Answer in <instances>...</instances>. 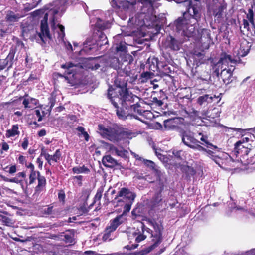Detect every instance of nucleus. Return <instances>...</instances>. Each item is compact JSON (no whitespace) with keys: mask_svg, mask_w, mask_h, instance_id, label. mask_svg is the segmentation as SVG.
Instances as JSON below:
<instances>
[{"mask_svg":"<svg viewBox=\"0 0 255 255\" xmlns=\"http://www.w3.org/2000/svg\"><path fill=\"white\" fill-rule=\"evenodd\" d=\"M76 130L79 132V136H83L86 141H88L89 136L87 132L85 131V128L83 127L79 126L76 128Z\"/></svg>","mask_w":255,"mask_h":255,"instance_id":"obj_38","label":"nucleus"},{"mask_svg":"<svg viewBox=\"0 0 255 255\" xmlns=\"http://www.w3.org/2000/svg\"><path fill=\"white\" fill-rule=\"evenodd\" d=\"M115 84L116 88L114 89L110 87L108 89H112L113 90V95L115 96L114 98L118 100L119 101L122 100L129 101L132 98V95L129 94L127 88V83L125 80L121 77H118L115 81Z\"/></svg>","mask_w":255,"mask_h":255,"instance_id":"obj_6","label":"nucleus"},{"mask_svg":"<svg viewBox=\"0 0 255 255\" xmlns=\"http://www.w3.org/2000/svg\"><path fill=\"white\" fill-rule=\"evenodd\" d=\"M137 228V231L133 233V235L136 236L135 241L137 243L144 240L146 238L147 235L145 234V233L150 234H151L150 232H152L151 230L146 227L142 222L139 223Z\"/></svg>","mask_w":255,"mask_h":255,"instance_id":"obj_12","label":"nucleus"},{"mask_svg":"<svg viewBox=\"0 0 255 255\" xmlns=\"http://www.w3.org/2000/svg\"><path fill=\"white\" fill-rule=\"evenodd\" d=\"M125 220L126 218L124 217L123 215H120L111 221L110 226L106 229V233L104 235V239H107L109 238L110 232L115 231L117 227Z\"/></svg>","mask_w":255,"mask_h":255,"instance_id":"obj_13","label":"nucleus"},{"mask_svg":"<svg viewBox=\"0 0 255 255\" xmlns=\"http://www.w3.org/2000/svg\"><path fill=\"white\" fill-rule=\"evenodd\" d=\"M236 60L232 58V57L230 55L226 53H222L221 55L220 60L215 65V70L214 73L217 77H219L220 74V69H223L224 67L227 68L229 63L231 64H234L236 63Z\"/></svg>","mask_w":255,"mask_h":255,"instance_id":"obj_10","label":"nucleus"},{"mask_svg":"<svg viewBox=\"0 0 255 255\" xmlns=\"http://www.w3.org/2000/svg\"><path fill=\"white\" fill-rule=\"evenodd\" d=\"M164 126L166 129L170 130L173 129L176 127L175 119H169L164 121Z\"/></svg>","mask_w":255,"mask_h":255,"instance_id":"obj_30","label":"nucleus"},{"mask_svg":"<svg viewBox=\"0 0 255 255\" xmlns=\"http://www.w3.org/2000/svg\"><path fill=\"white\" fill-rule=\"evenodd\" d=\"M97 58L86 59L82 61V63H73L67 62L61 65V68L66 69L65 74L72 76L79 71L80 69H91L95 70L99 69L100 65L97 62Z\"/></svg>","mask_w":255,"mask_h":255,"instance_id":"obj_4","label":"nucleus"},{"mask_svg":"<svg viewBox=\"0 0 255 255\" xmlns=\"http://www.w3.org/2000/svg\"><path fill=\"white\" fill-rule=\"evenodd\" d=\"M164 184L163 183L159 181L157 186V191L152 198V202L154 206H156L159 204L162 200L161 192L163 190Z\"/></svg>","mask_w":255,"mask_h":255,"instance_id":"obj_22","label":"nucleus"},{"mask_svg":"<svg viewBox=\"0 0 255 255\" xmlns=\"http://www.w3.org/2000/svg\"><path fill=\"white\" fill-rule=\"evenodd\" d=\"M102 163L105 166L110 168H113L117 164V161L110 155L104 156Z\"/></svg>","mask_w":255,"mask_h":255,"instance_id":"obj_24","label":"nucleus"},{"mask_svg":"<svg viewBox=\"0 0 255 255\" xmlns=\"http://www.w3.org/2000/svg\"><path fill=\"white\" fill-rule=\"evenodd\" d=\"M132 133L128 131H121V140L125 138H131Z\"/></svg>","mask_w":255,"mask_h":255,"instance_id":"obj_40","label":"nucleus"},{"mask_svg":"<svg viewBox=\"0 0 255 255\" xmlns=\"http://www.w3.org/2000/svg\"><path fill=\"white\" fill-rule=\"evenodd\" d=\"M227 7L226 4L224 2L219 3L217 4L213 9V15L215 17V20L220 22L222 19L223 18L224 10L226 9Z\"/></svg>","mask_w":255,"mask_h":255,"instance_id":"obj_16","label":"nucleus"},{"mask_svg":"<svg viewBox=\"0 0 255 255\" xmlns=\"http://www.w3.org/2000/svg\"><path fill=\"white\" fill-rule=\"evenodd\" d=\"M16 171V167L15 165L11 166L9 170V173L10 174H13Z\"/></svg>","mask_w":255,"mask_h":255,"instance_id":"obj_57","label":"nucleus"},{"mask_svg":"<svg viewBox=\"0 0 255 255\" xmlns=\"http://www.w3.org/2000/svg\"><path fill=\"white\" fill-rule=\"evenodd\" d=\"M246 255H255V249L247 252Z\"/></svg>","mask_w":255,"mask_h":255,"instance_id":"obj_64","label":"nucleus"},{"mask_svg":"<svg viewBox=\"0 0 255 255\" xmlns=\"http://www.w3.org/2000/svg\"><path fill=\"white\" fill-rule=\"evenodd\" d=\"M200 135H202V137L200 138L201 141L203 142L204 143H201L202 144L204 145L205 146H206L208 148L211 149H216L217 148V147L216 146H214L212 145L211 143L208 142V138L207 136H204L201 133H199V134Z\"/></svg>","mask_w":255,"mask_h":255,"instance_id":"obj_34","label":"nucleus"},{"mask_svg":"<svg viewBox=\"0 0 255 255\" xmlns=\"http://www.w3.org/2000/svg\"><path fill=\"white\" fill-rule=\"evenodd\" d=\"M119 3L126 2L128 5H131L137 11V14L141 15V20L144 18V15L152 9L153 1L152 0H118Z\"/></svg>","mask_w":255,"mask_h":255,"instance_id":"obj_5","label":"nucleus"},{"mask_svg":"<svg viewBox=\"0 0 255 255\" xmlns=\"http://www.w3.org/2000/svg\"><path fill=\"white\" fill-rule=\"evenodd\" d=\"M37 179L38 183L35 188V191L36 192H40L46 185V179L44 176L40 175L39 171H37Z\"/></svg>","mask_w":255,"mask_h":255,"instance_id":"obj_26","label":"nucleus"},{"mask_svg":"<svg viewBox=\"0 0 255 255\" xmlns=\"http://www.w3.org/2000/svg\"><path fill=\"white\" fill-rule=\"evenodd\" d=\"M46 132L45 129H41L38 132V135L40 137L44 136L46 135Z\"/></svg>","mask_w":255,"mask_h":255,"instance_id":"obj_61","label":"nucleus"},{"mask_svg":"<svg viewBox=\"0 0 255 255\" xmlns=\"http://www.w3.org/2000/svg\"><path fill=\"white\" fill-rule=\"evenodd\" d=\"M0 221H1L4 225L8 226H10L14 223L11 219L1 214H0Z\"/></svg>","mask_w":255,"mask_h":255,"instance_id":"obj_36","label":"nucleus"},{"mask_svg":"<svg viewBox=\"0 0 255 255\" xmlns=\"http://www.w3.org/2000/svg\"><path fill=\"white\" fill-rule=\"evenodd\" d=\"M25 166L27 168L30 169V172L35 171L34 170V166L32 163H30L28 165L25 164Z\"/></svg>","mask_w":255,"mask_h":255,"instance_id":"obj_58","label":"nucleus"},{"mask_svg":"<svg viewBox=\"0 0 255 255\" xmlns=\"http://www.w3.org/2000/svg\"><path fill=\"white\" fill-rule=\"evenodd\" d=\"M65 197V195L63 191H61L58 193V198L60 201H64Z\"/></svg>","mask_w":255,"mask_h":255,"instance_id":"obj_52","label":"nucleus"},{"mask_svg":"<svg viewBox=\"0 0 255 255\" xmlns=\"http://www.w3.org/2000/svg\"><path fill=\"white\" fill-rule=\"evenodd\" d=\"M68 1L69 0H58L45 6L46 12L41 21V32L38 34L43 42L45 43L47 39H52L47 25L48 18L52 29L57 30L59 37L61 39H63L65 36V28L58 23V16H60V13L65 10Z\"/></svg>","mask_w":255,"mask_h":255,"instance_id":"obj_2","label":"nucleus"},{"mask_svg":"<svg viewBox=\"0 0 255 255\" xmlns=\"http://www.w3.org/2000/svg\"><path fill=\"white\" fill-rule=\"evenodd\" d=\"M16 176L19 178L20 177L21 178H25L26 174L24 172H19L17 174Z\"/></svg>","mask_w":255,"mask_h":255,"instance_id":"obj_63","label":"nucleus"},{"mask_svg":"<svg viewBox=\"0 0 255 255\" xmlns=\"http://www.w3.org/2000/svg\"><path fill=\"white\" fill-rule=\"evenodd\" d=\"M41 156H44L45 159L47 161L48 163L51 165V161L52 160V155L47 154L43 151H42Z\"/></svg>","mask_w":255,"mask_h":255,"instance_id":"obj_45","label":"nucleus"},{"mask_svg":"<svg viewBox=\"0 0 255 255\" xmlns=\"http://www.w3.org/2000/svg\"><path fill=\"white\" fill-rule=\"evenodd\" d=\"M33 2L31 4V6L29 8L30 9L33 8L34 7H36L40 2L42 0H33Z\"/></svg>","mask_w":255,"mask_h":255,"instance_id":"obj_55","label":"nucleus"},{"mask_svg":"<svg viewBox=\"0 0 255 255\" xmlns=\"http://www.w3.org/2000/svg\"><path fill=\"white\" fill-rule=\"evenodd\" d=\"M86 255H128V254L121 252H117L112 254H99L92 251H86L84 252Z\"/></svg>","mask_w":255,"mask_h":255,"instance_id":"obj_35","label":"nucleus"},{"mask_svg":"<svg viewBox=\"0 0 255 255\" xmlns=\"http://www.w3.org/2000/svg\"><path fill=\"white\" fill-rule=\"evenodd\" d=\"M247 137H244L242 139L243 143H245V142H248L249 141L250 138H251L252 136L251 134H248Z\"/></svg>","mask_w":255,"mask_h":255,"instance_id":"obj_59","label":"nucleus"},{"mask_svg":"<svg viewBox=\"0 0 255 255\" xmlns=\"http://www.w3.org/2000/svg\"><path fill=\"white\" fill-rule=\"evenodd\" d=\"M133 202V201H128L127 203L125 205L123 213L121 214V215H123L124 217H125L127 216L128 213L129 212Z\"/></svg>","mask_w":255,"mask_h":255,"instance_id":"obj_39","label":"nucleus"},{"mask_svg":"<svg viewBox=\"0 0 255 255\" xmlns=\"http://www.w3.org/2000/svg\"><path fill=\"white\" fill-rule=\"evenodd\" d=\"M74 232L73 231H69L68 233L64 235V240L67 243L72 244L74 242Z\"/></svg>","mask_w":255,"mask_h":255,"instance_id":"obj_37","label":"nucleus"},{"mask_svg":"<svg viewBox=\"0 0 255 255\" xmlns=\"http://www.w3.org/2000/svg\"><path fill=\"white\" fill-rule=\"evenodd\" d=\"M1 177L4 179V181H9L10 182H14L18 183L22 181L21 179H19L17 176L9 180L7 179V178L3 176H1Z\"/></svg>","mask_w":255,"mask_h":255,"instance_id":"obj_48","label":"nucleus"},{"mask_svg":"<svg viewBox=\"0 0 255 255\" xmlns=\"http://www.w3.org/2000/svg\"><path fill=\"white\" fill-rule=\"evenodd\" d=\"M220 71L219 76L220 75L224 83L226 84L230 83L232 81L231 79L232 76V70L224 67L223 69H220Z\"/></svg>","mask_w":255,"mask_h":255,"instance_id":"obj_19","label":"nucleus"},{"mask_svg":"<svg viewBox=\"0 0 255 255\" xmlns=\"http://www.w3.org/2000/svg\"><path fill=\"white\" fill-rule=\"evenodd\" d=\"M103 190L102 189H98L95 196V199L97 200H100L102 196Z\"/></svg>","mask_w":255,"mask_h":255,"instance_id":"obj_50","label":"nucleus"},{"mask_svg":"<svg viewBox=\"0 0 255 255\" xmlns=\"http://www.w3.org/2000/svg\"><path fill=\"white\" fill-rule=\"evenodd\" d=\"M53 206H48L47 208H46L43 209V213L46 215L50 216L52 217L53 214Z\"/></svg>","mask_w":255,"mask_h":255,"instance_id":"obj_43","label":"nucleus"},{"mask_svg":"<svg viewBox=\"0 0 255 255\" xmlns=\"http://www.w3.org/2000/svg\"><path fill=\"white\" fill-rule=\"evenodd\" d=\"M99 130L102 136L113 142L121 140V130L114 128H106L102 125H99Z\"/></svg>","mask_w":255,"mask_h":255,"instance_id":"obj_8","label":"nucleus"},{"mask_svg":"<svg viewBox=\"0 0 255 255\" xmlns=\"http://www.w3.org/2000/svg\"><path fill=\"white\" fill-rule=\"evenodd\" d=\"M246 211H248L251 215L255 217V203L252 205L251 209H246Z\"/></svg>","mask_w":255,"mask_h":255,"instance_id":"obj_49","label":"nucleus"},{"mask_svg":"<svg viewBox=\"0 0 255 255\" xmlns=\"http://www.w3.org/2000/svg\"><path fill=\"white\" fill-rule=\"evenodd\" d=\"M135 98H137V97L132 95V98L129 101L122 100L121 101V104L123 107L127 109H130L131 111H133L135 113H138L140 115H142L143 113H145L146 111L141 109L140 106L139 104H133Z\"/></svg>","mask_w":255,"mask_h":255,"instance_id":"obj_11","label":"nucleus"},{"mask_svg":"<svg viewBox=\"0 0 255 255\" xmlns=\"http://www.w3.org/2000/svg\"><path fill=\"white\" fill-rule=\"evenodd\" d=\"M111 24L108 21H103L101 19H97L96 22V26L99 29V31H102L110 27Z\"/></svg>","mask_w":255,"mask_h":255,"instance_id":"obj_29","label":"nucleus"},{"mask_svg":"<svg viewBox=\"0 0 255 255\" xmlns=\"http://www.w3.org/2000/svg\"><path fill=\"white\" fill-rule=\"evenodd\" d=\"M28 145V140L27 138H24V141L22 143V147L24 149H26L27 148Z\"/></svg>","mask_w":255,"mask_h":255,"instance_id":"obj_54","label":"nucleus"},{"mask_svg":"<svg viewBox=\"0 0 255 255\" xmlns=\"http://www.w3.org/2000/svg\"><path fill=\"white\" fill-rule=\"evenodd\" d=\"M36 115L38 117V121L40 122L42 120L43 117L45 116V113L42 111V115L41 114L40 111L38 109L35 111Z\"/></svg>","mask_w":255,"mask_h":255,"instance_id":"obj_47","label":"nucleus"},{"mask_svg":"<svg viewBox=\"0 0 255 255\" xmlns=\"http://www.w3.org/2000/svg\"><path fill=\"white\" fill-rule=\"evenodd\" d=\"M218 97H216L215 95H204L203 96H201L198 97L197 99L198 103L200 105H203V104L207 103H211L214 99H217Z\"/></svg>","mask_w":255,"mask_h":255,"instance_id":"obj_25","label":"nucleus"},{"mask_svg":"<svg viewBox=\"0 0 255 255\" xmlns=\"http://www.w3.org/2000/svg\"><path fill=\"white\" fill-rule=\"evenodd\" d=\"M19 18L20 17L18 14H16L11 11L9 12L6 16V21L9 23L16 22Z\"/></svg>","mask_w":255,"mask_h":255,"instance_id":"obj_31","label":"nucleus"},{"mask_svg":"<svg viewBox=\"0 0 255 255\" xmlns=\"http://www.w3.org/2000/svg\"><path fill=\"white\" fill-rule=\"evenodd\" d=\"M2 149L4 151H7L9 149V146L6 142L2 143Z\"/></svg>","mask_w":255,"mask_h":255,"instance_id":"obj_60","label":"nucleus"},{"mask_svg":"<svg viewBox=\"0 0 255 255\" xmlns=\"http://www.w3.org/2000/svg\"><path fill=\"white\" fill-rule=\"evenodd\" d=\"M243 28L247 29L248 31L249 30V24L247 20L243 19Z\"/></svg>","mask_w":255,"mask_h":255,"instance_id":"obj_53","label":"nucleus"},{"mask_svg":"<svg viewBox=\"0 0 255 255\" xmlns=\"http://www.w3.org/2000/svg\"><path fill=\"white\" fill-rule=\"evenodd\" d=\"M148 222L153 226L154 230L153 233H151L153 244L150 246V250H152L161 242L162 240V231L163 228L161 223H157L154 220H149Z\"/></svg>","mask_w":255,"mask_h":255,"instance_id":"obj_9","label":"nucleus"},{"mask_svg":"<svg viewBox=\"0 0 255 255\" xmlns=\"http://www.w3.org/2000/svg\"><path fill=\"white\" fill-rule=\"evenodd\" d=\"M14 57L13 52H10L5 59H0V71L4 69L7 65H9L8 68L11 67Z\"/></svg>","mask_w":255,"mask_h":255,"instance_id":"obj_21","label":"nucleus"},{"mask_svg":"<svg viewBox=\"0 0 255 255\" xmlns=\"http://www.w3.org/2000/svg\"><path fill=\"white\" fill-rule=\"evenodd\" d=\"M18 161L20 164H26L25 157L22 155H20L19 156Z\"/></svg>","mask_w":255,"mask_h":255,"instance_id":"obj_56","label":"nucleus"},{"mask_svg":"<svg viewBox=\"0 0 255 255\" xmlns=\"http://www.w3.org/2000/svg\"><path fill=\"white\" fill-rule=\"evenodd\" d=\"M108 64L116 70L122 68V64L120 62L119 59L116 57L110 58L108 60Z\"/></svg>","mask_w":255,"mask_h":255,"instance_id":"obj_27","label":"nucleus"},{"mask_svg":"<svg viewBox=\"0 0 255 255\" xmlns=\"http://www.w3.org/2000/svg\"><path fill=\"white\" fill-rule=\"evenodd\" d=\"M96 42H98V41H97V39H96L94 33H93L92 36L88 37L83 43V48L82 51L89 52L92 50H97L98 47Z\"/></svg>","mask_w":255,"mask_h":255,"instance_id":"obj_14","label":"nucleus"},{"mask_svg":"<svg viewBox=\"0 0 255 255\" xmlns=\"http://www.w3.org/2000/svg\"><path fill=\"white\" fill-rule=\"evenodd\" d=\"M94 33L96 39H97V41H98V42H96L98 48L107 44V37L101 31L98 30L97 32Z\"/></svg>","mask_w":255,"mask_h":255,"instance_id":"obj_23","label":"nucleus"},{"mask_svg":"<svg viewBox=\"0 0 255 255\" xmlns=\"http://www.w3.org/2000/svg\"><path fill=\"white\" fill-rule=\"evenodd\" d=\"M19 134L18 126L17 125H13L11 129L7 131L6 136L7 137H13Z\"/></svg>","mask_w":255,"mask_h":255,"instance_id":"obj_32","label":"nucleus"},{"mask_svg":"<svg viewBox=\"0 0 255 255\" xmlns=\"http://www.w3.org/2000/svg\"><path fill=\"white\" fill-rule=\"evenodd\" d=\"M248 21H249L253 26H254V13L252 9H249L248 13L247 15Z\"/></svg>","mask_w":255,"mask_h":255,"instance_id":"obj_41","label":"nucleus"},{"mask_svg":"<svg viewBox=\"0 0 255 255\" xmlns=\"http://www.w3.org/2000/svg\"><path fill=\"white\" fill-rule=\"evenodd\" d=\"M37 178V171L30 172L29 175V184H33Z\"/></svg>","mask_w":255,"mask_h":255,"instance_id":"obj_42","label":"nucleus"},{"mask_svg":"<svg viewBox=\"0 0 255 255\" xmlns=\"http://www.w3.org/2000/svg\"><path fill=\"white\" fill-rule=\"evenodd\" d=\"M72 170L73 172L75 174H80V173H88L90 172V170L85 166H82L81 167L77 166L74 167L73 168Z\"/></svg>","mask_w":255,"mask_h":255,"instance_id":"obj_33","label":"nucleus"},{"mask_svg":"<svg viewBox=\"0 0 255 255\" xmlns=\"http://www.w3.org/2000/svg\"><path fill=\"white\" fill-rule=\"evenodd\" d=\"M38 100L35 98L28 97L25 98L23 101V104L26 108H33L37 105Z\"/></svg>","mask_w":255,"mask_h":255,"instance_id":"obj_28","label":"nucleus"},{"mask_svg":"<svg viewBox=\"0 0 255 255\" xmlns=\"http://www.w3.org/2000/svg\"><path fill=\"white\" fill-rule=\"evenodd\" d=\"M135 197V193L130 191L128 188L124 187L122 188L119 191L115 199H116L118 197H123V199L126 200L127 202L134 201Z\"/></svg>","mask_w":255,"mask_h":255,"instance_id":"obj_15","label":"nucleus"},{"mask_svg":"<svg viewBox=\"0 0 255 255\" xmlns=\"http://www.w3.org/2000/svg\"><path fill=\"white\" fill-rule=\"evenodd\" d=\"M145 163L149 167L153 169H155V163L150 160H146L145 162Z\"/></svg>","mask_w":255,"mask_h":255,"instance_id":"obj_51","label":"nucleus"},{"mask_svg":"<svg viewBox=\"0 0 255 255\" xmlns=\"http://www.w3.org/2000/svg\"><path fill=\"white\" fill-rule=\"evenodd\" d=\"M116 49L117 52H122L124 53V55L125 58L124 62H128V64H131L132 62L133 61V57L129 54L126 53L127 46L125 42H121L119 44H117Z\"/></svg>","mask_w":255,"mask_h":255,"instance_id":"obj_17","label":"nucleus"},{"mask_svg":"<svg viewBox=\"0 0 255 255\" xmlns=\"http://www.w3.org/2000/svg\"><path fill=\"white\" fill-rule=\"evenodd\" d=\"M241 141H239L235 144V151L238 154H241L243 156H246L248 154L250 149L243 145Z\"/></svg>","mask_w":255,"mask_h":255,"instance_id":"obj_20","label":"nucleus"},{"mask_svg":"<svg viewBox=\"0 0 255 255\" xmlns=\"http://www.w3.org/2000/svg\"><path fill=\"white\" fill-rule=\"evenodd\" d=\"M201 0H184L177 1L183 3L187 7V11L182 17L174 21V29L182 35L187 37H193L196 34V24L200 20L201 16Z\"/></svg>","mask_w":255,"mask_h":255,"instance_id":"obj_1","label":"nucleus"},{"mask_svg":"<svg viewBox=\"0 0 255 255\" xmlns=\"http://www.w3.org/2000/svg\"><path fill=\"white\" fill-rule=\"evenodd\" d=\"M247 163L250 164H255V155L247 161Z\"/></svg>","mask_w":255,"mask_h":255,"instance_id":"obj_62","label":"nucleus"},{"mask_svg":"<svg viewBox=\"0 0 255 255\" xmlns=\"http://www.w3.org/2000/svg\"><path fill=\"white\" fill-rule=\"evenodd\" d=\"M182 142L188 147L198 151H204L206 152L207 155L214 160L219 166H222L223 163L222 160L217 156L214 155V152L207 150L201 146L199 141L197 140L194 136L193 133L189 131H184L181 133Z\"/></svg>","mask_w":255,"mask_h":255,"instance_id":"obj_3","label":"nucleus"},{"mask_svg":"<svg viewBox=\"0 0 255 255\" xmlns=\"http://www.w3.org/2000/svg\"><path fill=\"white\" fill-rule=\"evenodd\" d=\"M61 157V153L59 149L56 150L55 153L52 155V161L57 162Z\"/></svg>","mask_w":255,"mask_h":255,"instance_id":"obj_44","label":"nucleus"},{"mask_svg":"<svg viewBox=\"0 0 255 255\" xmlns=\"http://www.w3.org/2000/svg\"><path fill=\"white\" fill-rule=\"evenodd\" d=\"M62 210L61 208H53L52 217L61 216V212Z\"/></svg>","mask_w":255,"mask_h":255,"instance_id":"obj_46","label":"nucleus"},{"mask_svg":"<svg viewBox=\"0 0 255 255\" xmlns=\"http://www.w3.org/2000/svg\"><path fill=\"white\" fill-rule=\"evenodd\" d=\"M113 90L109 89L107 94L108 98L110 100L113 106L116 108V111L117 116L119 119L124 120L127 119L128 117H131L128 113L129 109H126L123 107L121 104V101H119L116 98H113L115 96L113 95Z\"/></svg>","mask_w":255,"mask_h":255,"instance_id":"obj_7","label":"nucleus"},{"mask_svg":"<svg viewBox=\"0 0 255 255\" xmlns=\"http://www.w3.org/2000/svg\"><path fill=\"white\" fill-rule=\"evenodd\" d=\"M165 46L172 50L177 51L180 49V43L171 36L168 37L165 42Z\"/></svg>","mask_w":255,"mask_h":255,"instance_id":"obj_18","label":"nucleus"}]
</instances>
